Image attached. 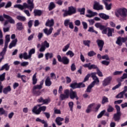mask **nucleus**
Listing matches in <instances>:
<instances>
[{
    "label": "nucleus",
    "mask_w": 127,
    "mask_h": 127,
    "mask_svg": "<svg viewBox=\"0 0 127 127\" xmlns=\"http://www.w3.org/2000/svg\"><path fill=\"white\" fill-rule=\"evenodd\" d=\"M46 26H49L51 28L54 25V20L52 19L51 20L48 19L45 24Z\"/></svg>",
    "instance_id": "f3484780"
},
{
    "label": "nucleus",
    "mask_w": 127,
    "mask_h": 127,
    "mask_svg": "<svg viewBox=\"0 0 127 127\" xmlns=\"http://www.w3.org/2000/svg\"><path fill=\"white\" fill-rule=\"evenodd\" d=\"M126 42V39L125 37H119L117 39V40L116 41V44H118V45H119V46H122L123 45V43Z\"/></svg>",
    "instance_id": "9b49d317"
},
{
    "label": "nucleus",
    "mask_w": 127,
    "mask_h": 127,
    "mask_svg": "<svg viewBox=\"0 0 127 127\" xmlns=\"http://www.w3.org/2000/svg\"><path fill=\"white\" fill-rule=\"evenodd\" d=\"M39 107H41V105L38 104L34 106L32 110V113L35 114V115H40V111L39 110V108H38Z\"/></svg>",
    "instance_id": "9d476101"
},
{
    "label": "nucleus",
    "mask_w": 127,
    "mask_h": 127,
    "mask_svg": "<svg viewBox=\"0 0 127 127\" xmlns=\"http://www.w3.org/2000/svg\"><path fill=\"white\" fill-rule=\"evenodd\" d=\"M74 24L76 26H80L81 25V21L80 20H76L74 21Z\"/></svg>",
    "instance_id": "e2e57ef3"
},
{
    "label": "nucleus",
    "mask_w": 127,
    "mask_h": 127,
    "mask_svg": "<svg viewBox=\"0 0 127 127\" xmlns=\"http://www.w3.org/2000/svg\"><path fill=\"white\" fill-rule=\"evenodd\" d=\"M34 53H35V49H31L29 52V57L31 58L32 54H34Z\"/></svg>",
    "instance_id": "c03bdc74"
},
{
    "label": "nucleus",
    "mask_w": 127,
    "mask_h": 127,
    "mask_svg": "<svg viewBox=\"0 0 127 127\" xmlns=\"http://www.w3.org/2000/svg\"><path fill=\"white\" fill-rule=\"evenodd\" d=\"M60 98L62 101H63L64 100H65V99H68V98H69V97H68V96L65 95V94H61Z\"/></svg>",
    "instance_id": "864d4df0"
},
{
    "label": "nucleus",
    "mask_w": 127,
    "mask_h": 127,
    "mask_svg": "<svg viewBox=\"0 0 127 127\" xmlns=\"http://www.w3.org/2000/svg\"><path fill=\"white\" fill-rule=\"evenodd\" d=\"M115 108L116 109L117 114H121V107L119 105H116Z\"/></svg>",
    "instance_id": "052dcab7"
},
{
    "label": "nucleus",
    "mask_w": 127,
    "mask_h": 127,
    "mask_svg": "<svg viewBox=\"0 0 127 127\" xmlns=\"http://www.w3.org/2000/svg\"><path fill=\"white\" fill-rule=\"evenodd\" d=\"M83 44L86 45V46H88V47H90V43H91V41L90 40H84L83 41Z\"/></svg>",
    "instance_id": "8fccbe9b"
},
{
    "label": "nucleus",
    "mask_w": 127,
    "mask_h": 127,
    "mask_svg": "<svg viewBox=\"0 0 127 127\" xmlns=\"http://www.w3.org/2000/svg\"><path fill=\"white\" fill-rule=\"evenodd\" d=\"M5 69L6 71H8L9 70V65L8 64H4L0 68V71H3V70Z\"/></svg>",
    "instance_id": "a878e982"
},
{
    "label": "nucleus",
    "mask_w": 127,
    "mask_h": 127,
    "mask_svg": "<svg viewBox=\"0 0 127 127\" xmlns=\"http://www.w3.org/2000/svg\"><path fill=\"white\" fill-rule=\"evenodd\" d=\"M69 48H70V43H68L64 46V47L63 48V52H66V51H67Z\"/></svg>",
    "instance_id": "ea45409f"
},
{
    "label": "nucleus",
    "mask_w": 127,
    "mask_h": 127,
    "mask_svg": "<svg viewBox=\"0 0 127 127\" xmlns=\"http://www.w3.org/2000/svg\"><path fill=\"white\" fill-rule=\"evenodd\" d=\"M96 42L100 48V51H102V50H103V47H104V44H105V42H104V41L101 40H98Z\"/></svg>",
    "instance_id": "dca6fc26"
},
{
    "label": "nucleus",
    "mask_w": 127,
    "mask_h": 127,
    "mask_svg": "<svg viewBox=\"0 0 127 127\" xmlns=\"http://www.w3.org/2000/svg\"><path fill=\"white\" fill-rule=\"evenodd\" d=\"M16 18L20 21H25L26 20V18L24 16L18 15L16 16Z\"/></svg>",
    "instance_id": "72a5a7b5"
},
{
    "label": "nucleus",
    "mask_w": 127,
    "mask_h": 127,
    "mask_svg": "<svg viewBox=\"0 0 127 127\" xmlns=\"http://www.w3.org/2000/svg\"><path fill=\"white\" fill-rule=\"evenodd\" d=\"M95 27L96 28H99L100 30H103L104 28H105V26L102 25V24H100V23H97L95 24Z\"/></svg>",
    "instance_id": "c756f323"
},
{
    "label": "nucleus",
    "mask_w": 127,
    "mask_h": 127,
    "mask_svg": "<svg viewBox=\"0 0 127 127\" xmlns=\"http://www.w3.org/2000/svg\"><path fill=\"white\" fill-rule=\"evenodd\" d=\"M106 113V110H103L101 111L99 114L97 116V119H101L103 116H104V114Z\"/></svg>",
    "instance_id": "09e8293b"
},
{
    "label": "nucleus",
    "mask_w": 127,
    "mask_h": 127,
    "mask_svg": "<svg viewBox=\"0 0 127 127\" xmlns=\"http://www.w3.org/2000/svg\"><path fill=\"white\" fill-rule=\"evenodd\" d=\"M52 84V82H51V80H50V78L49 76L47 77L45 81L46 86H47V87H50Z\"/></svg>",
    "instance_id": "cd10ccee"
},
{
    "label": "nucleus",
    "mask_w": 127,
    "mask_h": 127,
    "mask_svg": "<svg viewBox=\"0 0 127 127\" xmlns=\"http://www.w3.org/2000/svg\"><path fill=\"white\" fill-rule=\"evenodd\" d=\"M107 29L108 30L107 36H108V37L113 36V34L115 32V29L110 27H107Z\"/></svg>",
    "instance_id": "a211bd4d"
},
{
    "label": "nucleus",
    "mask_w": 127,
    "mask_h": 127,
    "mask_svg": "<svg viewBox=\"0 0 127 127\" xmlns=\"http://www.w3.org/2000/svg\"><path fill=\"white\" fill-rule=\"evenodd\" d=\"M94 55H96V53H95L94 51H91L88 53V56H89V57H92Z\"/></svg>",
    "instance_id": "6e6d98bb"
},
{
    "label": "nucleus",
    "mask_w": 127,
    "mask_h": 127,
    "mask_svg": "<svg viewBox=\"0 0 127 127\" xmlns=\"http://www.w3.org/2000/svg\"><path fill=\"white\" fill-rule=\"evenodd\" d=\"M28 3V4H27ZM27 3L24 2L23 5L16 4L14 5L15 8H19L21 10H23L24 8H28L30 9V11H32V9L34 8V4L33 3V0H28Z\"/></svg>",
    "instance_id": "f257e3e1"
},
{
    "label": "nucleus",
    "mask_w": 127,
    "mask_h": 127,
    "mask_svg": "<svg viewBox=\"0 0 127 127\" xmlns=\"http://www.w3.org/2000/svg\"><path fill=\"white\" fill-rule=\"evenodd\" d=\"M17 43V39H15L12 40L11 42L9 44V49H11L12 47H15L16 44Z\"/></svg>",
    "instance_id": "412c9836"
},
{
    "label": "nucleus",
    "mask_w": 127,
    "mask_h": 127,
    "mask_svg": "<svg viewBox=\"0 0 127 127\" xmlns=\"http://www.w3.org/2000/svg\"><path fill=\"white\" fill-rule=\"evenodd\" d=\"M68 11L69 12L70 15H72V14L76 13V8H74L73 6L69 7Z\"/></svg>",
    "instance_id": "bb28decb"
},
{
    "label": "nucleus",
    "mask_w": 127,
    "mask_h": 127,
    "mask_svg": "<svg viewBox=\"0 0 127 127\" xmlns=\"http://www.w3.org/2000/svg\"><path fill=\"white\" fill-rule=\"evenodd\" d=\"M7 112L5 111L2 108H0V115H5L6 116Z\"/></svg>",
    "instance_id": "37998d69"
},
{
    "label": "nucleus",
    "mask_w": 127,
    "mask_h": 127,
    "mask_svg": "<svg viewBox=\"0 0 127 127\" xmlns=\"http://www.w3.org/2000/svg\"><path fill=\"white\" fill-rule=\"evenodd\" d=\"M94 86L91 83L87 87L85 92L87 93H91V91L92 88H94Z\"/></svg>",
    "instance_id": "e433bc0d"
},
{
    "label": "nucleus",
    "mask_w": 127,
    "mask_h": 127,
    "mask_svg": "<svg viewBox=\"0 0 127 127\" xmlns=\"http://www.w3.org/2000/svg\"><path fill=\"white\" fill-rule=\"evenodd\" d=\"M45 56L46 60H48L49 58L50 59L53 58V53H47L46 54H45Z\"/></svg>",
    "instance_id": "c85d7f7f"
},
{
    "label": "nucleus",
    "mask_w": 127,
    "mask_h": 127,
    "mask_svg": "<svg viewBox=\"0 0 127 127\" xmlns=\"http://www.w3.org/2000/svg\"><path fill=\"white\" fill-rule=\"evenodd\" d=\"M43 31L44 33L48 36L49 35H50L51 33H52V31H53V28L51 27L49 30L47 28L44 29Z\"/></svg>",
    "instance_id": "6ab92c4d"
},
{
    "label": "nucleus",
    "mask_w": 127,
    "mask_h": 127,
    "mask_svg": "<svg viewBox=\"0 0 127 127\" xmlns=\"http://www.w3.org/2000/svg\"><path fill=\"white\" fill-rule=\"evenodd\" d=\"M69 97H70V99H71V100H74V99H75L77 101L79 100V97H78V94H77V92L75 91H73L72 90H71L70 91Z\"/></svg>",
    "instance_id": "6e6552de"
},
{
    "label": "nucleus",
    "mask_w": 127,
    "mask_h": 127,
    "mask_svg": "<svg viewBox=\"0 0 127 127\" xmlns=\"http://www.w3.org/2000/svg\"><path fill=\"white\" fill-rule=\"evenodd\" d=\"M5 80V72L1 74H0V93H2V89H3V85L1 82H3Z\"/></svg>",
    "instance_id": "0eeeda50"
},
{
    "label": "nucleus",
    "mask_w": 127,
    "mask_h": 127,
    "mask_svg": "<svg viewBox=\"0 0 127 127\" xmlns=\"http://www.w3.org/2000/svg\"><path fill=\"white\" fill-rule=\"evenodd\" d=\"M34 94V95H36V96H40L41 95V92L40 91H35V90H33Z\"/></svg>",
    "instance_id": "774afa93"
},
{
    "label": "nucleus",
    "mask_w": 127,
    "mask_h": 127,
    "mask_svg": "<svg viewBox=\"0 0 127 127\" xmlns=\"http://www.w3.org/2000/svg\"><path fill=\"white\" fill-rule=\"evenodd\" d=\"M66 55L69 56V57L72 58L74 56V53L72 51H68L66 53Z\"/></svg>",
    "instance_id": "a18cd8bd"
},
{
    "label": "nucleus",
    "mask_w": 127,
    "mask_h": 127,
    "mask_svg": "<svg viewBox=\"0 0 127 127\" xmlns=\"http://www.w3.org/2000/svg\"><path fill=\"white\" fill-rule=\"evenodd\" d=\"M121 113H116L114 115V119L115 122H119L121 119Z\"/></svg>",
    "instance_id": "b1692460"
},
{
    "label": "nucleus",
    "mask_w": 127,
    "mask_h": 127,
    "mask_svg": "<svg viewBox=\"0 0 127 127\" xmlns=\"http://www.w3.org/2000/svg\"><path fill=\"white\" fill-rule=\"evenodd\" d=\"M100 17L102 18V19H105V20H107V19H109L110 18V16L107 15V14H104L103 13H100L99 14Z\"/></svg>",
    "instance_id": "393cba45"
},
{
    "label": "nucleus",
    "mask_w": 127,
    "mask_h": 127,
    "mask_svg": "<svg viewBox=\"0 0 127 127\" xmlns=\"http://www.w3.org/2000/svg\"><path fill=\"white\" fill-rule=\"evenodd\" d=\"M10 36L9 35H7L5 37V43L4 46L7 47L8 46V43L10 41Z\"/></svg>",
    "instance_id": "4be33fe9"
},
{
    "label": "nucleus",
    "mask_w": 127,
    "mask_h": 127,
    "mask_svg": "<svg viewBox=\"0 0 127 127\" xmlns=\"http://www.w3.org/2000/svg\"><path fill=\"white\" fill-rule=\"evenodd\" d=\"M11 87L10 86H8L2 89V92H3V94L5 95H7V93H9V92H11Z\"/></svg>",
    "instance_id": "aec40b11"
},
{
    "label": "nucleus",
    "mask_w": 127,
    "mask_h": 127,
    "mask_svg": "<svg viewBox=\"0 0 127 127\" xmlns=\"http://www.w3.org/2000/svg\"><path fill=\"white\" fill-rule=\"evenodd\" d=\"M49 103H50V99H43V105H48Z\"/></svg>",
    "instance_id": "13d9d810"
},
{
    "label": "nucleus",
    "mask_w": 127,
    "mask_h": 127,
    "mask_svg": "<svg viewBox=\"0 0 127 127\" xmlns=\"http://www.w3.org/2000/svg\"><path fill=\"white\" fill-rule=\"evenodd\" d=\"M63 11L64 12V17H66V16H68V15H71V14L69 12V10H63Z\"/></svg>",
    "instance_id": "79ce46f5"
},
{
    "label": "nucleus",
    "mask_w": 127,
    "mask_h": 127,
    "mask_svg": "<svg viewBox=\"0 0 127 127\" xmlns=\"http://www.w3.org/2000/svg\"><path fill=\"white\" fill-rule=\"evenodd\" d=\"M93 9L96 10H102L104 9L103 5L100 4V3L98 2H95L93 5Z\"/></svg>",
    "instance_id": "f8f14e48"
},
{
    "label": "nucleus",
    "mask_w": 127,
    "mask_h": 127,
    "mask_svg": "<svg viewBox=\"0 0 127 127\" xmlns=\"http://www.w3.org/2000/svg\"><path fill=\"white\" fill-rule=\"evenodd\" d=\"M112 76H108L106 77L102 82V85L103 87H106L111 84V81H112Z\"/></svg>",
    "instance_id": "1a4fd4ad"
},
{
    "label": "nucleus",
    "mask_w": 127,
    "mask_h": 127,
    "mask_svg": "<svg viewBox=\"0 0 127 127\" xmlns=\"http://www.w3.org/2000/svg\"><path fill=\"white\" fill-rule=\"evenodd\" d=\"M70 87L71 88H72V89H76L78 87V83H73L72 84H70Z\"/></svg>",
    "instance_id": "603ef678"
},
{
    "label": "nucleus",
    "mask_w": 127,
    "mask_h": 127,
    "mask_svg": "<svg viewBox=\"0 0 127 127\" xmlns=\"http://www.w3.org/2000/svg\"><path fill=\"white\" fill-rule=\"evenodd\" d=\"M23 58L25 60H27V59H29V58H31V57H29V55H27V53H24L23 54Z\"/></svg>",
    "instance_id": "bf43d9fd"
},
{
    "label": "nucleus",
    "mask_w": 127,
    "mask_h": 127,
    "mask_svg": "<svg viewBox=\"0 0 127 127\" xmlns=\"http://www.w3.org/2000/svg\"><path fill=\"white\" fill-rule=\"evenodd\" d=\"M123 74V71H116L113 73V75L116 76L117 75H121Z\"/></svg>",
    "instance_id": "69168bd1"
},
{
    "label": "nucleus",
    "mask_w": 127,
    "mask_h": 127,
    "mask_svg": "<svg viewBox=\"0 0 127 127\" xmlns=\"http://www.w3.org/2000/svg\"><path fill=\"white\" fill-rule=\"evenodd\" d=\"M49 43L47 42V41H45L41 45V48L39 49L40 52H44L46 50V48H49Z\"/></svg>",
    "instance_id": "423d86ee"
},
{
    "label": "nucleus",
    "mask_w": 127,
    "mask_h": 127,
    "mask_svg": "<svg viewBox=\"0 0 127 127\" xmlns=\"http://www.w3.org/2000/svg\"><path fill=\"white\" fill-rule=\"evenodd\" d=\"M85 8H78L77 9L79 12H80V14H85Z\"/></svg>",
    "instance_id": "4d7b16f0"
},
{
    "label": "nucleus",
    "mask_w": 127,
    "mask_h": 127,
    "mask_svg": "<svg viewBox=\"0 0 127 127\" xmlns=\"http://www.w3.org/2000/svg\"><path fill=\"white\" fill-rule=\"evenodd\" d=\"M97 73L96 72H92L91 73V77L92 78L94 81L91 83V85H93L94 86L95 85H98L99 83H100V80H99V78L97 77Z\"/></svg>",
    "instance_id": "39448f33"
},
{
    "label": "nucleus",
    "mask_w": 127,
    "mask_h": 127,
    "mask_svg": "<svg viewBox=\"0 0 127 127\" xmlns=\"http://www.w3.org/2000/svg\"><path fill=\"white\" fill-rule=\"evenodd\" d=\"M70 23L71 21H70V19H66L64 21V26L67 27Z\"/></svg>",
    "instance_id": "a19ab883"
},
{
    "label": "nucleus",
    "mask_w": 127,
    "mask_h": 127,
    "mask_svg": "<svg viewBox=\"0 0 127 127\" xmlns=\"http://www.w3.org/2000/svg\"><path fill=\"white\" fill-rule=\"evenodd\" d=\"M125 94V92H124L123 91L121 92H120L119 94H118L116 98L117 99H122L124 98V95Z\"/></svg>",
    "instance_id": "f704fd0d"
},
{
    "label": "nucleus",
    "mask_w": 127,
    "mask_h": 127,
    "mask_svg": "<svg viewBox=\"0 0 127 127\" xmlns=\"http://www.w3.org/2000/svg\"><path fill=\"white\" fill-rule=\"evenodd\" d=\"M111 0H103V1L104 3V4H105V7L106 9L107 10H111V8H112V3H110L109 4H108V2H110L111 1Z\"/></svg>",
    "instance_id": "ddd939ff"
},
{
    "label": "nucleus",
    "mask_w": 127,
    "mask_h": 127,
    "mask_svg": "<svg viewBox=\"0 0 127 127\" xmlns=\"http://www.w3.org/2000/svg\"><path fill=\"white\" fill-rule=\"evenodd\" d=\"M87 12L89 13V14L86 15V16L87 17H89V18H91L93 16H96V15H98V13L96 12H93V11L91 10H88Z\"/></svg>",
    "instance_id": "4468645a"
},
{
    "label": "nucleus",
    "mask_w": 127,
    "mask_h": 127,
    "mask_svg": "<svg viewBox=\"0 0 127 127\" xmlns=\"http://www.w3.org/2000/svg\"><path fill=\"white\" fill-rule=\"evenodd\" d=\"M95 104L92 103V104H89L87 108L92 110V109H95Z\"/></svg>",
    "instance_id": "338daca9"
},
{
    "label": "nucleus",
    "mask_w": 127,
    "mask_h": 127,
    "mask_svg": "<svg viewBox=\"0 0 127 127\" xmlns=\"http://www.w3.org/2000/svg\"><path fill=\"white\" fill-rule=\"evenodd\" d=\"M58 61L64 64V65H68L70 63V60L66 56H64L62 58L60 55H58L57 57Z\"/></svg>",
    "instance_id": "20e7f679"
},
{
    "label": "nucleus",
    "mask_w": 127,
    "mask_h": 127,
    "mask_svg": "<svg viewBox=\"0 0 127 127\" xmlns=\"http://www.w3.org/2000/svg\"><path fill=\"white\" fill-rule=\"evenodd\" d=\"M88 31V32H94L96 34H98V32L94 30V27H90Z\"/></svg>",
    "instance_id": "49530a36"
},
{
    "label": "nucleus",
    "mask_w": 127,
    "mask_h": 127,
    "mask_svg": "<svg viewBox=\"0 0 127 127\" xmlns=\"http://www.w3.org/2000/svg\"><path fill=\"white\" fill-rule=\"evenodd\" d=\"M39 111H40V114L41 113V111L42 112H45L46 111V106H40L39 107Z\"/></svg>",
    "instance_id": "5fc2aeb1"
},
{
    "label": "nucleus",
    "mask_w": 127,
    "mask_h": 127,
    "mask_svg": "<svg viewBox=\"0 0 127 127\" xmlns=\"http://www.w3.org/2000/svg\"><path fill=\"white\" fill-rule=\"evenodd\" d=\"M29 64V63H28V62H23L21 63L20 66L22 67H26V66H28Z\"/></svg>",
    "instance_id": "3c124183"
},
{
    "label": "nucleus",
    "mask_w": 127,
    "mask_h": 127,
    "mask_svg": "<svg viewBox=\"0 0 127 127\" xmlns=\"http://www.w3.org/2000/svg\"><path fill=\"white\" fill-rule=\"evenodd\" d=\"M3 16L2 15H0V21H3V20H4V18L7 19V20H6L4 23V26H6V25L8 24V23L11 24H14V23H15V21L10 16L3 14Z\"/></svg>",
    "instance_id": "7ed1b4c3"
},
{
    "label": "nucleus",
    "mask_w": 127,
    "mask_h": 127,
    "mask_svg": "<svg viewBox=\"0 0 127 127\" xmlns=\"http://www.w3.org/2000/svg\"><path fill=\"white\" fill-rule=\"evenodd\" d=\"M43 83H44V81H42L40 85H37L36 86H34L33 87V90H41V89H42V86H43Z\"/></svg>",
    "instance_id": "5701e85b"
},
{
    "label": "nucleus",
    "mask_w": 127,
    "mask_h": 127,
    "mask_svg": "<svg viewBox=\"0 0 127 127\" xmlns=\"http://www.w3.org/2000/svg\"><path fill=\"white\" fill-rule=\"evenodd\" d=\"M68 106L71 112H73V107H74V103L71 101L68 103Z\"/></svg>",
    "instance_id": "de8ad7c7"
},
{
    "label": "nucleus",
    "mask_w": 127,
    "mask_h": 127,
    "mask_svg": "<svg viewBox=\"0 0 127 127\" xmlns=\"http://www.w3.org/2000/svg\"><path fill=\"white\" fill-rule=\"evenodd\" d=\"M97 74L99 77H103V73L100 71V69L99 68H97Z\"/></svg>",
    "instance_id": "0e129e2a"
},
{
    "label": "nucleus",
    "mask_w": 127,
    "mask_h": 127,
    "mask_svg": "<svg viewBox=\"0 0 127 127\" xmlns=\"http://www.w3.org/2000/svg\"><path fill=\"white\" fill-rule=\"evenodd\" d=\"M106 103H109V98L106 96H103L102 98V104L104 105V104H106Z\"/></svg>",
    "instance_id": "4c0bfd02"
},
{
    "label": "nucleus",
    "mask_w": 127,
    "mask_h": 127,
    "mask_svg": "<svg viewBox=\"0 0 127 127\" xmlns=\"http://www.w3.org/2000/svg\"><path fill=\"white\" fill-rule=\"evenodd\" d=\"M55 3L53 2H51L49 6V10H52L55 7Z\"/></svg>",
    "instance_id": "c9c22d12"
},
{
    "label": "nucleus",
    "mask_w": 127,
    "mask_h": 127,
    "mask_svg": "<svg viewBox=\"0 0 127 127\" xmlns=\"http://www.w3.org/2000/svg\"><path fill=\"white\" fill-rule=\"evenodd\" d=\"M36 75H37V73L35 72V73L33 75V77H32L33 85H35L36 83H37V78H36Z\"/></svg>",
    "instance_id": "7c9ffc66"
},
{
    "label": "nucleus",
    "mask_w": 127,
    "mask_h": 127,
    "mask_svg": "<svg viewBox=\"0 0 127 127\" xmlns=\"http://www.w3.org/2000/svg\"><path fill=\"white\" fill-rule=\"evenodd\" d=\"M7 49V47L4 46V48L2 49V51L0 53V56H1V57H4V55H5V53L6 52Z\"/></svg>",
    "instance_id": "473e14b6"
},
{
    "label": "nucleus",
    "mask_w": 127,
    "mask_h": 127,
    "mask_svg": "<svg viewBox=\"0 0 127 127\" xmlns=\"http://www.w3.org/2000/svg\"><path fill=\"white\" fill-rule=\"evenodd\" d=\"M114 111V108L111 105L108 106V108L107 109V112L111 113Z\"/></svg>",
    "instance_id": "680f3d73"
},
{
    "label": "nucleus",
    "mask_w": 127,
    "mask_h": 127,
    "mask_svg": "<svg viewBox=\"0 0 127 127\" xmlns=\"http://www.w3.org/2000/svg\"><path fill=\"white\" fill-rule=\"evenodd\" d=\"M34 13L35 14V16L38 15L39 16H40L42 13V12L40 10L36 9L34 10Z\"/></svg>",
    "instance_id": "58836bf2"
},
{
    "label": "nucleus",
    "mask_w": 127,
    "mask_h": 127,
    "mask_svg": "<svg viewBox=\"0 0 127 127\" xmlns=\"http://www.w3.org/2000/svg\"><path fill=\"white\" fill-rule=\"evenodd\" d=\"M115 15L120 18V20H122L123 18H126L127 16V9L125 7L119 8L115 12Z\"/></svg>",
    "instance_id": "f03ea898"
},
{
    "label": "nucleus",
    "mask_w": 127,
    "mask_h": 127,
    "mask_svg": "<svg viewBox=\"0 0 127 127\" xmlns=\"http://www.w3.org/2000/svg\"><path fill=\"white\" fill-rule=\"evenodd\" d=\"M64 121V118L58 117L56 118L55 122L58 126H62V122H63Z\"/></svg>",
    "instance_id": "2eb2a0df"
},
{
    "label": "nucleus",
    "mask_w": 127,
    "mask_h": 127,
    "mask_svg": "<svg viewBox=\"0 0 127 127\" xmlns=\"http://www.w3.org/2000/svg\"><path fill=\"white\" fill-rule=\"evenodd\" d=\"M16 27L18 30H22L23 29V25H22V23L18 22L16 24Z\"/></svg>",
    "instance_id": "2f4dec72"
}]
</instances>
